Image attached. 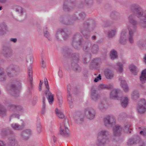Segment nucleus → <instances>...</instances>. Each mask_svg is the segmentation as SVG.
<instances>
[{
	"label": "nucleus",
	"mask_w": 146,
	"mask_h": 146,
	"mask_svg": "<svg viewBox=\"0 0 146 146\" xmlns=\"http://www.w3.org/2000/svg\"><path fill=\"white\" fill-rule=\"evenodd\" d=\"M81 32L83 34V35H84V37L85 38L88 39L89 37L90 36L88 35H86L85 34H86L87 33V32L86 31H85L84 33V32L82 31Z\"/></svg>",
	"instance_id": "obj_56"
},
{
	"label": "nucleus",
	"mask_w": 146,
	"mask_h": 146,
	"mask_svg": "<svg viewBox=\"0 0 146 146\" xmlns=\"http://www.w3.org/2000/svg\"><path fill=\"white\" fill-rule=\"evenodd\" d=\"M104 121L106 126H112L115 123V117L112 115H108L105 117L104 119Z\"/></svg>",
	"instance_id": "obj_11"
},
{
	"label": "nucleus",
	"mask_w": 146,
	"mask_h": 146,
	"mask_svg": "<svg viewBox=\"0 0 146 146\" xmlns=\"http://www.w3.org/2000/svg\"><path fill=\"white\" fill-rule=\"evenodd\" d=\"M8 110L10 111L19 110L22 109V107L19 106H16L13 104L9 105L8 107Z\"/></svg>",
	"instance_id": "obj_22"
},
{
	"label": "nucleus",
	"mask_w": 146,
	"mask_h": 146,
	"mask_svg": "<svg viewBox=\"0 0 146 146\" xmlns=\"http://www.w3.org/2000/svg\"><path fill=\"white\" fill-rule=\"evenodd\" d=\"M41 126L40 123H38L36 124V129L37 131L39 133H40L41 130Z\"/></svg>",
	"instance_id": "obj_49"
},
{
	"label": "nucleus",
	"mask_w": 146,
	"mask_h": 146,
	"mask_svg": "<svg viewBox=\"0 0 146 146\" xmlns=\"http://www.w3.org/2000/svg\"><path fill=\"white\" fill-rule=\"evenodd\" d=\"M140 79L142 83H144L146 82V69L142 71Z\"/></svg>",
	"instance_id": "obj_27"
},
{
	"label": "nucleus",
	"mask_w": 146,
	"mask_h": 146,
	"mask_svg": "<svg viewBox=\"0 0 146 146\" xmlns=\"http://www.w3.org/2000/svg\"><path fill=\"white\" fill-rule=\"evenodd\" d=\"M7 26L4 23L0 24V34H3L7 30Z\"/></svg>",
	"instance_id": "obj_25"
},
{
	"label": "nucleus",
	"mask_w": 146,
	"mask_h": 146,
	"mask_svg": "<svg viewBox=\"0 0 146 146\" xmlns=\"http://www.w3.org/2000/svg\"><path fill=\"white\" fill-rule=\"evenodd\" d=\"M0 111L2 113H5L6 112V110L5 108H3L0 109Z\"/></svg>",
	"instance_id": "obj_58"
},
{
	"label": "nucleus",
	"mask_w": 146,
	"mask_h": 146,
	"mask_svg": "<svg viewBox=\"0 0 146 146\" xmlns=\"http://www.w3.org/2000/svg\"><path fill=\"white\" fill-rule=\"evenodd\" d=\"M110 132L106 130L100 131L98 134L97 145L98 146H104L109 142L108 136Z\"/></svg>",
	"instance_id": "obj_2"
},
{
	"label": "nucleus",
	"mask_w": 146,
	"mask_h": 146,
	"mask_svg": "<svg viewBox=\"0 0 146 146\" xmlns=\"http://www.w3.org/2000/svg\"><path fill=\"white\" fill-rule=\"evenodd\" d=\"M132 13L140 20L141 25L143 27H146V10L143 11L139 6L133 4L131 7Z\"/></svg>",
	"instance_id": "obj_1"
},
{
	"label": "nucleus",
	"mask_w": 146,
	"mask_h": 146,
	"mask_svg": "<svg viewBox=\"0 0 146 146\" xmlns=\"http://www.w3.org/2000/svg\"><path fill=\"white\" fill-rule=\"evenodd\" d=\"M72 66L73 70L76 72H79L80 71L81 68L76 63L74 65L72 64Z\"/></svg>",
	"instance_id": "obj_43"
},
{
	"label": "nucleus",
	"mask_w": 146,
	"mask_h": 146,
	"mask_svg": "<svg viewBox=\"0 0 146 146\" xmlns=\"http://www.w3.org/2000/svg\"><path fill=\"white\" fill-rule=\"evenodd\" d=\"M130 71L133 74L136 75L137 74L138 70L136 66L133 65H131L129 66Z\"/></svg>",
	"instance_id": "obj_31"
},
{
	"label": "nucleus",
	"mask_w": 146,
	"mask_h": 146,
	"mask_svg": "<svg viewBox=\"0 0 146 146\" xmlns=\"http://www.w3.org/2000/svg\"><path fill=\"white\" fill-rule=\"evenodd\" d=\"M11 40L13 42H16L17 40L16 38H11Z\"/></svg>",
	"instance_id": "obj_64"
},
{
	"label": "nucleus",
	"mask_w": 146,
	"mask_h": 146,
	"mask_svg": "<svg viewBox=\"0 0 146 146\" xmlns=\"http://www.w3.org/2000/svg\"><path fill=\"white\" fill-rule=\"evenodd\" d=\"M139 113H143L146 111V101L144 99H141L139 102L137 107Z\"/></svg>",
	"instance_id": "obj_12"
},
{
	"label": "nucleus",
	"mask_w": 146,
	"mask_h": 146,
	"mask_svg": "<svg viewBox=\"0 0 146 146\" xmlns=\"http://www.w3.org/2000/svg\"><path fill=\"white\" fill-rule=\"evenodd\" d=\"M82 40V36L79 34H77L74 35L72 45L75 48L78 49L81 46Z\"/></svg>",
	"instance_id": "obj_10"
},
{
	"label": "nucleus",
	"mask_w": 146,
	"mask_h": 146,
	"mask_svg": "<svg viewBox=\"0 0 146 146\" xmlns=\"http://www.w3.org/2000/svg\"><path fill=\"white\" fill-rule=\"evenodd\" d=\"M134 15H131L128 17V19L129 22L133 26L129 27L127 26V28L128 31V40L129 43H133L134 42V34L135 31L134 28V26L137 25V21L134 19Z\"/></svg>",
	"instance_id": "obj_3"
},
{
	"label": "nucleus",
	"mask_w": 146,
	"mask_h": 146,
	"mask_svg": "<svg viewBox=\"0 0 146 146\" xmlns=\"http://www.w3.org/2000/svg\"><path fill=\"white\" fill-rule=\"evenodd\" d=\"M78 18L74 16L72 17V21L74 22V21H75L78 20Z\"/></svg>",
	"instance_id": "obj_63"
},
{
	"label": "nucleus",
	"mask_w": 146,
	"mask_h": 146,
	"mask_svg": "<svg viewBox=\"0 0 146 146\" xmlns=\"http://www.w3.org/2000/svg\"><path fill=\"white\" fill-rule=\"evenodd\" d=\"M139 130H141L139 134L146 137V128L144 127H139L138 129Z\"/></svg>",
	"instance_id": "obj_36"
},
{
	"label": "nucleus",
	"mask_w": 146,
	"mask_h": 146,
	"mask_svg": "<svg viewBox=\"0 0 146 146\" xmlns=\"http://www.w3.org/2000/svg\"><path fill=\"white\" fill-rule=\"evenodd\" d=\"M127 34V29H123L121 33L120 38L119 40V42L121 44H124L126 43V35Z\"/></svg>",
	"instance_id": "obj_14"
},
{
	"label": "nucleus",
	"mask_w": 146,
	"mask_h": 146,
	"mask_svg": "<svg viewBox=\"0 0 146 146\" xmlns=\"http://www.w3.org/2000/svg\"><path fill=\"white\" fill-rule=\"evenodd\" d=\"M41 66L43 68H44L45 67V62H44V61L43 60H42V62H41Z\"/></svg>",
	"instance_id": "obj_61"
},
{
	"label": "nucleus",
	"mask_w": 146,
	"mask_h": 146,
	"mask_svg": "<svg viewBox=\"0 0 146 146\" xmlns=\"http://www.w3.org/2000/svg\"><path fill=\"white\" fill-rule=\"evenodd\" d=\"M15 10L20 15H23L24 13V10L21 6H16L15 8Z\"/></svg>",
	"instance_id": "obj_39"
},
{
	"label": "nucleus",
	"mask_w": 146,
	"mask_h": 146,
	"mask_svg": "<svg viewBox=\"0 0 146 146\" xmlns=\"http://www.w3.org/2000/svg\"><path fill=\"white\" fill-rule=\"evenodd\" d=\"M44 83L46 89L44 93L48 96L47 99L50 104H52L54 102V95L52 94L49 91L50 88L48 85V81L46 78L44 79Z\"/></svg>",
	"instance_id": "obj_9"
},
{
	"label": "nucleus",
	"mask_w": 146,
	"mask_h": 146,
	"mask_svg": "<svg viewBox=\"0 0 146 146\" xmlns=\"http://www.w3.org/2000/svg\"><path fill=\"white\" fill-rule=\"evenodd\" d=\"M28 73L29 78V80L31 85L32 83V81L33 80V72L32 70V68L31 66H30L28 68Z\"/></svg>",
	"instance_id": "obj_30"
},
{
	"label": "nucleus",
	"mask_w": 146,
	"mask_h": 146,
	"mask_svg": "<svg viewBox=\"0 0 146 146\" xmlns=\"http://www.w3.org/2000/svg\"><path fill=\"white\" fill-rule=\"evenodd\" d=\"M8 145V146H17L18 142L14 137H13L9 139Z\"/></svg>",
	"instance_id": "obj_23"
},
{
	"label": "nucleus",
	"mask_w": 146,
	"mask_h": 146,
	"mask_svg": "<svg viewBox=\"0 0 146 146\" xmlns=\"http://www.w3.org/2000/svg\"><path fill=\"white\" fill-rule=\"evenodd\" d=\"M116 32L115 29H113L108 32V37L112 38L114 36Z\"/></svg>",
	"instance_id": "obj_45"
},
{
	"label": "nucleus",
	"mask_w": 146,
	"mask_h": 146,
	"mask_svg": "<svg viewBox=\"0 0 146 146\" xmlns=\"http://www.w3.org/2000/svg\"><path fill=\"white\" fill-rule=\"evenodd\" d=\"M101 79V76L100 74H99L98 76H97L94 80V81L95 82H97L99 80Z\"/></svg>",
	"instance_id": "obj_52"
},
{
	"label": "nucleus",
	"mask_w": 146,
	"mask_h": 146,
	"mask_svg": "<svg viewBox=\"0 0 146 146\" xmlns=\"http://www.w3.org/2000/svg\"><path fill=\"white\" fill-rule=\"evenodd\" d=\"M47 29V27H45L44 29V36L47 38L49 40H52V38L49 32L46 31Z\"/></svg>",
	"instance_id": "obj_35"
},
{
	"label": "nucleus",
	"mask_w": 146,
	"mask_h": 146,
	"mask_svg": "<svg viewBox=\"0 0 146 146\" xmlns=\"http://www.w3.org/2000/svg\"><path fill=\"white\" fill-rule=\"evenodd\" d=\"M139 94L138 91L135 90L131 94L132 98L134 100H136L139 98Z\"/></svg>",
	"instance_id": "obj_33"
},
{
	"label": "nucleus",
	"mask_w": 146,
	"mask_h": 146,
	"mask_svg": "<svg viewBox=\"0 0 146 146\" xmlns=\"http://www.w3.org/2000/svg\"><path fill=\"white\" fill-rule=\"evenodd\" d=\"M117 66H118L119 72L120 73L122 72L123 71L122 64L120 62H119L117 64Z\"/></svg>",
	"instance_id": "obj_47"
},
{
	"label": "nucleus",
	"mask_w": 146,
	"mask_h": 146,
	"mask_svg": "<svg viewBox=\"0 0 146 146\" xmlns=\"http://www.w3.org/2000/svg\"><path fill=\"white\" fill-rule=\"evenodd\" d=\"M20 115L18 114L14 113L11 115L9 119V121H11V119L13 118H17L18 119L19 118Z\"/></svg>",
	"instance_id": "obj_48"
},
{
	"label": "nucleus",
	"mask_w": 146,
	"mask_h": 146,
	"mask_svg": "<svg viewBox=\"0 0 146 146\" xmlns=\"http://www.w3.org/2000/svg\"><path fill=\"white\" fill-rule=\"evenodd\" d=\"M21 89V84L20 81L16 80L14 82V84L11 85L10 94L15 97L19 96L20 91Z\"/></svg>",
	"instance_id": "obj_4"
},
{
	"label": "nucleus",
	"mask_w": 146,
	"mask_h": 146,
	"mask_svg": "<svg viewBox=\"0 0 146 146\" xmlns=\"http://www.w3.org/2000/svg\"><path fill=\"white\" fill-rule=\"evenodd\" d=\"M122 130L121 126L118 125H115L113 128V135L116 137H119L121 135Z\"/></svg>",
	"instance_id": "obj_15"
},
{
	"label": "nucleus",
	"mask_w": 146,
	"mask_h": 146,
	"mask_svg": "<svg viewBox=\"0 0 146 146\" xmlns=\"http://www.w3.org/2000/svg\"><path fill=\"white\" fill-rule=\"evenodd\" d=\"M104 73L106 78L108 79H111L113 78L114 74L113 72L111 69L107 68L104 71Z\"/></svg>",
	"instance_id": "obj_17"
},
{
	"label": "nucleus",
	"mask_w": 146,
	"mask_h": 146,
	"mask_svg": "<svg viewBox=\"0 0 146 146\" xmlns=\"http://www.w3.org/2000/svg\"><path fill=\"white\" fill-rule=\"evenodd\" d=\"M85 14L83 13H80L79 15V16L80 17V19H83L85 17Z\"/></svg>",
	"instance_id": "obj_51"
},
{
	"label": "nucleus",
	"mask_w": 146,
	"mask_h": 146,
	"mask_svg": "<svg viewBox=\"0 0 146 146\" xmlns=\"http://www.w3.org/2000/svg\"><path fill=\"white\" fill-rule=\"evenodd\" d=\"M138 44L139 46L143 47L146 46V39L145 40H140L139 41Z\"/></svg>",
	"instance_id": "obj_46"
},
{
	"label": "nucleus",
	"mask_w": 146,
	"mask_h": 146,
	"mask_svg": "<svg viewBox=\"0 0 146 146\" xmlns=\"http://www.w3.org/2000/svg\"><path fill=\"white\" fill-rule=\"evenodd\" d=\"M92 63L93 65L98 66L100 65L101 63V62L100 59L95 58L92 60Z\"/></svg>",
	"instance_id": "obj_42"
},
{
	"label": "nucleus",
	"mask_w": 146,
	"mask_h": 146,
	"mask_svg": "<svg viewBox=\"0 0 146 146\" xmlns=\"http://www.w3.org/2000/svg\"><path fill=\"white\" fill-rule=\"evenodd\" d=\"M56 113L57 115L60 118L62 119L64 117V115L57 108L55 109Z\"/></svg>",
	"instance_id": "obj_40"
},
{
	"label": "nucleus",
	"mask_w": 146,
	"mask_h": 146,
	"mask_svg": "<svg viewBox=\"0 0 146 146\" xmlns=\"http://www.w3.org/2000/svg\"><path fill=\"white\" fill-rule=\"evenodd\" d=\"M84 45L83 50L86 52L90 53L92 52L93 53H96L99 50V47L97 44H92L90 42H86Z\"/></svg>",
	"instance_id": "obj_5"
},
{
	"label": "nucleus",
	"mask_w": 146,
	"mask_h": 146,
	"mask_svg": "<svg viewBox=\"0 0 146 146\" xmlns=\"http://www.w3.org/2000/svg\"><path fill=\"white\" fill-rule=\"evenodd\" d=\"M46 109H42L41 114L42 115L44 114L46 112Z\"/></svg>",
	"instance_id": "obj_62"
},
{
	"label": "nucleus",
	"mask_w": 146,
	"mask_h": 146,
	"mask_svg": "<svg viewBox=\"0 0 146 146\" xmlns=\"http://www.w3.org/2000/svg\"><path fill=\"white\" fill-rule=\"evenodd\" d=\"M71 86L70 84H69L67 86V99L68 102L70 104V107L72 108L73 106L72 104L73 100L72 98L71 95L70 94L71 92Z\"/></svg>",
	"instance_id": "obj_16"
},
{
	"label": "nucleus",
	"mask_w": 146,
	"mask_h": 146,
	"mask_svg": "<svg viewBox=\"0 0 146 146\" xmlns=\"http://www.w3.org/2000/svg\"><path fill=\"white\" fill-rule=\"evenodd\" d=\"M99 108L100 110H103L104 108V106H103V105H102V104H100L99 105Z\"/></svg>",
	"instance_id": "obj_59"
},
{
	"label": "nucleus",
	"mask_w": 146,
	"mask_h": 146,
	"mask_svg": "<svg viewBox=\"0 0 146 146\" xmlns=\"http://www.w3.org/2000/svg\"><path fill=\"white\" fill-rule=\"evenodd\" d=\"M131 126V124L129 123H126L125 124L124 129L125 133H131V131H129L131 130L130 128Z\"/></svg>",
	"instance_id": "obj_37"
},
{
	"label": "nucleus",
	"mask_w": 146,
	"mask_h": 146,
	"mask_svg": "<svg viewBox=\"0 0 146 146\" xmlns=\"http://www.w3.org/2000/svg\"><path fill=\"white\" fill-rule=\"evenodd\" d=\"M76 122L80 123L83 121V115L80 113H78L74 117Z\"/></svg>",
	"instance_id": "obj_24"
},
{
	"label": "nucleus",
	"mask_w": 146,
	"mask_h": 146,
	"mask_svg": "<svg viewBox=\"0 0 146 146\" xmlns=\"http://www.w3.org/2000/svg\"><path fill=\"white\" fill-rule=\"evenodd\" d=\"M62 94L61 92H58L56 94L57 98L58 101L59 103L60 104H62Z\"/></svg>",
	"instance_id": "obj_44"
},
{
	"label": "nucleus",
	"mask_w": 146,
	"mask_h": 146,
	"mask_svg": "<svg viewBox=\"0 0 146 146\" xmlns=\"http://www.w3.org/2000/svg\"><path fill=\"white\" fill-rule=\"evenodd\" d=\"M110 56L112 60H114L117 58V55L116 51L114 50H112L110 52Z\"/></svg>",
	"instance_id": "obj_34"
},
{
	"label": "nucleus",
	"mask_w": 146,
	"mask_h": 146,
	"mask_svg": "<svg viewBox=\"0 0 146 146\" xmlns=\"http://www.w3.org/2000/svg\"><path fill=\"white\" fill-rule=\"evenodd\" d=\"M12 128L14 130H20L23 129L25 126L24 123H22L21 125H19L17 123H13L11 124Z\"/></svg>",
	"instance_id": "obj_21"
},
{
	"label": "nucleus",
	"mask_w": 146,
	"mask_h": 146,
	"mask_svg": "<svg viewBox=\"0 0 146 146\" xmlns=\"http://www.w3.org/2000/svg\"><path fill=\"white\" fill-rule=\"evenodd\" d=\"M85 1L88 4H90L93 2V0H85Z\"/></svg>",
	"instance_id": "obj_60"
},
{
	"label": "nucleus",
	"mask_w": 146,
	"mask_h": 146,
	"mask_svg": "<svg viewBox=\"0 0 146 146\" xmlns=\"http://www.w3.org/2000/svg\"><path fill=\"white\" fill-rule=\"evenodd\" d=\"M67 3L66 0H65L64 3L63 4V8L64 9H67V10H68V8H67Z\"/></svg>",
	"instance_id": "obj_54"
},
{
	"label": "nucleus",
	"mask_w": 146,
	"mask_h": 146,
	"mask_svg": "<svg viewBox=\"0 0 146 146\" xmlns=\"http://www.w3.org/2000/svg\"><path fill=\"white\" fill-rule=\"evenodd\" d=\"M69 126L68 120L67 119H65L63 122V125H60V135L64 137H69L70 134L68 127Z\"/></svg>",
	"instance_id": "obj_7"
},
{
	"label": "nucleus",
	"mask_w": 146,
	"mask_h": 146,
	"mask_svg": "<svg viewBox=\"0 0 146 146\" xmlns=\"http://www.w3.org/2000/svg\"><path fill=\"white\" fill-rule=\"evenodd\" d=\"M42 109H46V104L45 103V98L43 97L42 98Z\"/></svg>",
	"instance_id": "obj_50"
},
{
	"label": "nucleus",
	"mask_w": 146,
	"mask_h": 146,
	"mask_svg": "<svg viewBox=\"0 0 146 146\" xmlns=\"http://www.w3.org/2000/svg\"><path fill=\"white\" fill-rule=\"evenodd\" d=\"M31 134V131L30 129H27L23 131L21 135V137L24 140H27L29 138V135Z\"/></svg>",
	"instance_id": "obj_20"
},
{
	"label": "nucleus",
	"mask_w": 146,
	"mask_h": 146,
	"mask_svg": "<svg viewBox=\"0 0 146 146\" xmlns=\"http://www.w3.org/2000/svg\"><path fill=\"white\" fill-rule=\"evenodd\" d=\"M128 99L126 96H124L123 98L122 102L121 103V106L123 107H125L128 104Z\"/></svg>",
	"instance_id": "obj_38"
},
{
	"label": "nucleus",
	"mask_w": 146,
	"mask_h": 146,
	"mask_svg": "<svg viewBox=\"0 0 146 146\" xmlns=\"http://www.w3.org/2000/svg\"><path fill=\"white\" fill-rule=\"evenodd\" d=\"M67 32L68 31L66 29L64 30L61 29H58L55 34L56 38L57 40H60L62 37L64 40L66 39L68 37Z\"/></svg>",
	"instance_id": "obj_8"
},
{
	"label": "nucleus",
	"mask_w": 146,
	"mask_h": 146,
	"mask_svg": "<svg viewBox=\"0 0 146 146\" xmlns=\"http://www.w3.org/2000/svg\"><path fill=\"white\" fill-rule=\"evenodd\" d=\"M0 146H6V143L4 141L0 140Z\"/></svg>",
	"instance_id": "obj_55"
},
{
	"label": "nucleus",
	"mask_w": 146,
	"mask_h": 146,
	"mask_svg": "<svg viewBox=\"0 0 146 146\" xmlns=\"http://www.w3.org/2000/svg\"><path fill=\"white\" fill-rule=\"evenodd\" d=\"M139 140V137L138 136L129 139L127 142V145L128 146L135 144L137 143Z\"/></svg>",
	"instance_id": "obj_19"
},
{
	"label": "nucleus",
	"mask_w": 146,
	"mask_h": 146,
	"mask_svg": "<svg viewBox=\"0 0 146 146\" xmlns=\"http://www.w3.org/2000/svg\"><path fill=\"white\" fill-rule=\"evenodd\" d=\"M120 90H119L113 89L110 94V97L112 99H115L117 97V95Z\"/></svg>",
	"instance_id": "obj_26"
},
{
	"label": "nucleus",
	"mask_w": 146,
	"mask_h": 146,
	"mask_svg": "<svg viewBox=\"0 0 146 146\" xmlns=\"http://www.w3.org/2000/svg\"><path fill=\"white\" fill-rule=\"evenodd\" d=\"M58 75L59 76L60 78H62V70H59L58 72Z\"/></svg>",
	"instance_id": "obj_57"
},
{
	"label": "nucleus",
	"mask_w": 146,
	"mask_h": 146,
	"mask_svg": "<svg viewBox=\"0 0 146 146\" xmlns=\"http://www.w3.org/2000/svg\"><path fill=\"white\" fill-rule=\"evenodd\" d=\"M119 80L120 82V85L123 88L124 91L125 92H128L129 91V88L125 81L123 80V78L121 77L119 78Z\"/></svg>",
	"instance_id": "obj_18"
},
{
	"label": "nucleus",
	"mask_w": 146,
	"mask_h": 146,
	"mask_svg": "<svg viewBox=\"0 0 146 146\" xmlns=\"http://www.w3.org/2000/svg\"><path fill=\"white\" fill-rule=\"evenodd\" d=\"M6 76L5 74L3 68H0V81H3L5 80Z\"/></svg>",
	"instance_id": "obj_32"
},
{
	"label": "nucleus",
	"mask_w": 146,
	"mask_h": 146,
	"mask_svg": "<svg viewBox=\"0 0 146 146\" xmlns=\"http://www.w3.org/2000/svg\"><path fill=\"white\" fill-rule=\"evenodd\" d=\"M74 62H77L79 60L78 56L77 55L75 57H74L73 58Z\"/></svg>",
	"instance_id": "obj_53"
},
{
	"label": "nucleus",
	"mask_w": 146,
	"mask_h": 146,
	"mask_svg": "<svg viewBox=\"0 0 146 146\" xmlns=\"http://www.w3.org/2000/svg\"><path fill=\"white\" fill-rule=\"evenodd\" d=\"M85 114L88 118L93 119L95 116V111L92 108L86 109L85 110Z\"/></svg>",
	"instance_id": "obj_13"
},
{
	"label": "nucleus",
	"mask_w": 146,
	"mask_h": 146,
	"mask_svg": "<svg viewBox=\"0 0 146 146\" xmlns=\"http://www.w3.org/2000/svg\"><path fill=\"white\" fill-rule=\"evenodd\" d=\"M20 72L19 67L16 65H11L6 69L7 75L10 77L17 75Z\"/></svg>",
	"instance_id": "obj_6"
},
{
	"label": "nucleus",
	"mask_w": 146,
	"mask_h": 146,
	"mask_svg": "<svg viewBox=\"0 0 146 146\" xmlns=\"http://www.w3.org/2000/svg\"><path fill=\"white\" fill-rule=\"evenodd\" d=\"M3 53L5 56L8 57H10L12 55V52L11 50L9 48H6L4 50Z\"/></svg>",
	"instance_id": "obj_29"
},
{
	"label": "nucleus",
	"mask_w": 146,
	"mask_h": 146,
	"mask_svg": "<svg viewBox=\"0 0 146 146\" xmlns=\"http://www.w3.org/2000/svg\"><path fill=\"white\" fill-rule=\"evenodd\" d=\"M96 91L93 89H91V97L92 99L94 101L96 100L99 97V95L96 93Z\"/></svg>",
	"instance_id": "obj_28"
},
{
	"label": "nucleus",
	"mask_w": 146,
	"mask_h": 146,
	"mask_svg": "<svg viewBox=\"0 0 146 146\" xmlns=\"http://www.w3.org/2000/svg\"><path fill=\"white\" fill-rule=\"evenodd\" d=\"M112 86L110 85H106L104 84H100L98 87V89L100 90L108 89L109 88H111Z\"/></svg>",
	"instance_id": "obj_41"
}]
</instances>
